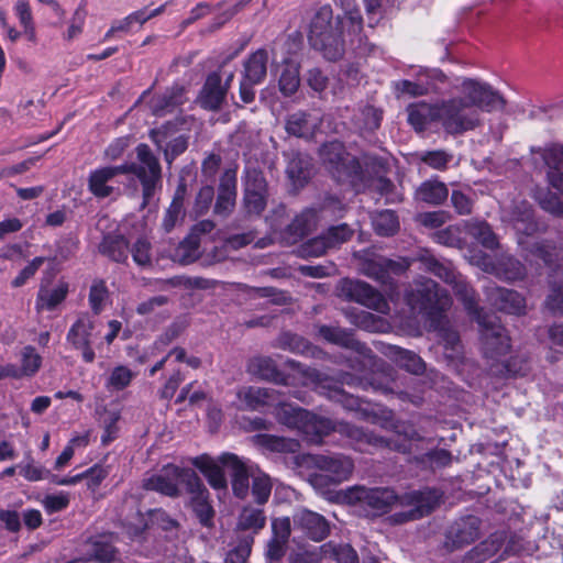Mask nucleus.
I'll return each mask as SVG.
<instances>
[{
  "label": "nucleus",
  "instance_id": "bf43d9fd",
  "mask_svg": "<svg viewBox=\"0 0 563 563\" xmlns=\"http://www.w3.org/2000/svg\"><path fill=\"white\" fill-rule=\"evenodd\" d=\"M353 233V229H351L346 223H342L331 227L324 235L328 240V245H330L331 249H335L347 242L352 238Z\"/></svg>",
  "mask_w": 563,
  "mask_h": 563
},
{
  "label": "nucleus",
  "instance_id": "e2e57ef3",
  "mask_svg": "<svg viewBox=\"0 0 563 563\" xmlns=\"http://www.w3.org/2000/svg\"><path fill=\"white\" fill-rule=\"evenodd\" d=\"M471 234L486 249L493 250L498 245L496 235L485 222L474 224Z\"/></svg>",
  "mask_w": 563,
  "mask_h": 563
},
{
  "label": "nucleus",
  "instance_id": "473e14b6",
  "mask_svg": "<svg viewBox=\"0 0 563 563\" xmlns=\"http://www.w3.org/2000/svg\"><path fill=\"white\" fill-rule=\"evenodd\" d=\"M268 54L265 49H257L244 62L243 78L251 82L261 84L267 74Z\"/></svg>",
  "mask_w": 563,
  "mask_h": 563
},
{
  "label": "nucleus",
  "instance_id": "20e7f679",
  "mask_svg": "<svg viewBox=\"0 0 563 563\" xmlns=\"http://www.w3.org/2000/svg\"><path fill=\"white\" fill-rule=\"evenodd\" d=\"M296 464L300 468L311 471L308 474V481L314 489L320 492L347 481L354 470L353 461L342 454H301L296 456Z\"/></svg>",
  "mask_w": 563,
  "mask_h": 563
},
{
  "label": "nucleus",
  "instance_id": "0e129e2a",
  "mask_svg": "<svg viewBox=\"0 0 563 563\" xmlns=\"http://www.w3.org/2000/svg\"><path fill=\"white\" fill-rule=\"evenodd\" d=\"M88 444V437L87 435H77L74 437L68 444L65 446L63 452L59 454V456L55 461V468L62 470L64 466L68 464V462L74 456V451L76 446H86Z\"/></svg>",
  "mask_w": 563,
  "mask_h": 563
},
{
  "label": "nucleus",
  "instance_id": "a878e982",
  "mask_svg": "<svg viewBox=\"0 0 563 563\" xmlns=\"http://www.w3.org/2000/svg\"><path fill=\"white\" fill-rule=\"evenodd\" d=\"M236 395L245 409L258 410L273 405L278 393L275 389L247 386L240 388Z\"/></svg>",
  "mask_w": 563,
  "mask_h": 563
},
{
  "label": "nucleus",
  "instance_id": "6e6552de",
  "mask_svg": "<svg viewBox=\"0 0 563 563\" xmlns=\"http://www.w3.org/2000/svg\"><path fill=\"white\" fill-rule=\"evenodd\" d=\"M320 157L328 170L338 180H345L357 176L361 165L356 158L346 153L341 142L334 141L324 144L320 150Z\"/></svg>",
  "mask_w": 563,
  "mask_h": 563
},
{
  "label": "nucleus",
  "instance_id": "9b49d317",
  "mask_svg": "<svg viewBox=\"0 0 563 563\" xmlns=\"http://www.w3.org/2000/svg\"><path fill=\"white\" fill-rule=\"evenodd\" d=\"M294 378L300 380L303 386L310 387L324 394L330 398L340 399L343 397V393L340 385L347 384L354 385L355 379L350 375H343L339 379L333 380L325 374L320 373L314 368L303 367L300 364H296V374Z\"/></svg>",
  "mask_w": 563,
  "mask_h": 563
},
{
  "label": "nucleus",
  "instance_id": "c756f323",
  "mask_svg": "<svg viewBox=\"0 0 563 563\" xmlns=\"http://www.w3.org/2000/svg\"><path fill=\"white\" fill-rule=\"evenodd\" d=\"M235 198L236 180L233 174L227 172L221 179L214 212L223 217L229 216L235 206Z\"/></svg>",
  "mask_w": 563,
  "mask_h": 563
},
{
  "label": "nucleus",
  "instance_id": "58836bf2",
  "mask_svg": "<svg viewBox=\"0 0 563 563\" xmlns=\"http://www.w3.org/2000/svg\"><path fill=\"white\" fill-rule=\"evenodd\" d=\"M300 77L298 65L294 62L286 60L279 75V91L285 96H292L299 88Z\"/></svg>",
  "mask_w": 563,
  "mask_h": 563
},
{
  "label": "nucleus",
  "instance_id": "0eeeda50",
  "mask_svg": "<svg viewBox=\"0 0 563 563\" xmlns=\"http://www.w3.org/2000/svg\"><path fill=\"white\" fill-rule=\"evenodd\" d=\"M482 122L479 111L466 104L463 98H452L441 103L440 123L450 134H462L476 129Z\"/></svg>",
  "mask_w": 563,
  "mask_h": 563
},
{
  "label": "nucleus",
  "instance_id": "bb28decb",
  "mask_svg": "<svg viewBox=\"0 0 563 563\" xmlns=\"http://www.w3.org/2000/svg\"><path fill=\"white\" fill-rule=\"evenodd\" d=\"M191 463L206 476L212 488L217 490H223L227 488V478L221 467L222 464L219 460L216 461L211 456L202 454L194 457Z\"/></svg>",
  "mask_w": 563,
  "mask_h": 563
},
{
  "label": "nucleus",
  "instance_id": "69168bd1",
  "mask_svg": "<svg viewBox=\"0 0 563 563\" xmlns=\"http://www.w3.org/2000/svg\"><path fill=\"white\" fill-rule=\"evenodd\" d=\"M19 470L20 474L31 482L46 478L49 474L44 467L36 465L30 454L26 455V463L19 464Z\"/></svg>",
  "mask_w": 563,
  "mask_h": 563
},
{
  "label": "nucleus",
  "instance_id": "c03bdc74",
  "mask_svg": "<svg viewBox=\"0 0 563 563\" xmlns=\"http://www.w3.org/2000/svg\"><path fill=\"white\" fill-rule=\"evenodd\" d=\"M324 558L335 560L338 563H358V556L350 544H335L328 542L320 547Z\"/></svg>",
  "mask_w": 563,
  "mask_h": 563
},
{
  "label": "nucleus",
  "instance_id": "f704fd0d",
  "mask_svg": "<svg viewBox=\"0 0 563 563\" xmlns=\"http://www.w3.org/2000/svg\"><path fill=\"white\" fill-rule=\"evenodd\" d=\"M449 195L446 186L438 180H427L416 190V199L429 205L442 203Z\"/></svg>",
  "mask_w": 563,
  "mask_h": 563
},
{
  "label": "nucleus",
  "instance_id": "4d7b16f0",
  "mask_svg": "<svg viewBox=\"0 0 563 563\" xmlns=\"http://www.w3.org/2000/svg\"><path fill=\"white\" fill-rule=\"evenodd\" d=\"M272 492V482L265 474H258L252 481V495L255 501L260 505L265 504Z\"/></svg>",
  "mask_w": 563,
  "mask_h": 563
},
{
  "label": "nucleus",
  "instance_id": "37998d69",
  "mask_svg": "<svg viewBox=\"0 0 563 563\" xmlns=\"http://www.w3.org/2000/svg\"><path fill=\"white\" fill-rule=\"evenodd\" d=\"M68 292L67 284L60 283L53 289L41 288L36 299V308L52 310L60 303Z\"/></svg>",
  "mask_w": 563,
  "mask_h": 563
},
{
  "label": "nucleus",
  "instance_id": "de8ad7c7",
  "mask_svg": "<svg viewBox=\"0 0 563 563\" xmlns=\"http://www.w3.org/2000/svg\"><path fill=\"white\" fill-rule=\"evenodd\" d=\"M551 292L547 299V306L563 313V269L556 268L550 277Z\"/></svg>",
  "mask_w": 563,
  "mask_h": 563
},
{
  "label": "nucleus",
  "instance_id": "6e6d98bb",
  "mask_svg": "<svg viewBox=\"0 0 563 563\" xmlns=\"http://www.w3.org/2000/svg\"><path fill=\"white\" fill-rule=\"evenodd\" d=\"M162 287L170 286L178 287L185 286L187 288L207 289L213 285V282L203 277H184L176 276L169 279L162 280Z\"/></svg>",
  "mask_w": 563,
  "mask_h": 563
},
{
  "label": "nucleus",
  "instance_id": "3c124183",
  "mask_svg": "<svg viewBox=\"0 0 563 563\" xmlns=\"http://www.w3.org/2000/svg\"><path fill=\"white\" fill-rule=\"evenodd\" d=\"M15 14L20 21L21 26L24 30V34L29 41H35V29L33 24V18L31 7L27 0H18L14 5Z\"/></svg>",
  "mask_w": 563,
  "mask_h": 563
},
{
  "label": "nucleus",
  "instance_id": "052dcab7",
  "mask_svg": "<svg viewBox=\"0 0 563 563\" xmlns=\"http://www.w3.org/2000/svg\"><path fill=\"white\" fill-rule=\"evenodd\" d=\"M108 300V289L103 282H96L92 284L89 292V303L92 311L99 314Z\"/></svg>",
  "mask_w": 563,
  "mask_h": 563
},
{
  "label": "nucleus",
  "instance_id": "a18cd8bd",
  "mask_svg": "<svg viewBox=\"0 0 563 563\" xmlns=\"http://www.w3.org/2000/svg\"><path fill=\"white\" fill-rule=\"evenodd\" d=\"M391 356L400 367L412 374L419 375L424 372L423 361L411 351L395 346L391 349Z\"/></svg>",
  "mask_w": 563,
  "mask_h": 563
},
{
  "label": "nucleus",
  "instance_id": "09e8293b",
  "mask_svg": "<svg viewBox=\"0 0 563 563\" xmlns=\"http://www.w3.org/2000/svg\"><path fill=\"white\" fill-rule=\"evenodd\" d=\"M200 255L199 241L196 236H189L181 241L176 247L173 260L180 264L187 265L195 262Z\"/></svg>",
  "mask_w": 563,
  "mask_h": 563
},
{
  "label": "nucleus",
  "instance_id": "a211bd4d",
  "mask_svg": "<svg viewBox=\"0 0 563 563\" xmlns=\"http://www.w3.org/2000/svg\"><path fill=\"white\" fill-rule=\"evenodd\" d=\"M479 519L474 516L455 521L446 533L445 547L455 550L472 543L479 537Z\"/></svg>",
  "mask_w": 563,
  "mask_h": 563
},
{
  "label": "nucleus",
  "instance_id": "393cba45",
  "mask_svg": "<svg viewBox=\"0 0 563 563\" xmlns=\"http://www.w3.org/2000/svg\"><path fill=\"white\" fill-rule=\"evenodd\" d=\"M490 303L501 311L520 314L525 311V298L515 290L500 287L490 288L488 291Z\"/></svg>",
  "mask_w": 563,
  "mask_h": 563
},
{
  "label": "nucleus",
  "instance_id": "c9c22d12",
  "mask_svg": "<svg viewBox=\"0 0 563 563\" xmlns=\"http://www.w3.org/2000/svg\"><path fill=\"white\" fill-rule=\"evenodd\" d=\"M185 102L184 89L176 88L170 92L162 96H157L152 99L151 109L155 115H165L166 113L173 112L178 106Z\"/></svg>",
  "mask_w": 563,
  "mask_h": 563
},
{
  "label": "nucleus",
  "instance_id": "4468645a",
  "mask_svg": "<svg viewBox=\"0 0 563 563\" xmlns=\"http://www.w3.org/2000/svg\"><path fill=\"white\" fill-rule=\"evenodd\" d=\"M124 174V167L101 166L90 172L88 177V188L90 192L100 199L120 194V185L117 176Z\"/></svg>",
  "mask_w": 563,
  "mask_h": 563
},
{
  "label": "nucleus",
  "instance_id": "774afa93",
  "mask_svg": "<svg viewBox=\"0 0 563 563\" xmlns=\"http://www.w3.org/2000/svg\"><path fill=\"white\" fill-rule=\"evenodd\" d=\"M421 161L434 169H444L452 159L445 151H430L421 154Z\"/></svg>",
  "mask_w": 563,
  "mask_h": 563
},
{
  "label": "nucleus",
  "instance_id": "7ed1b4c3",
  "mask_svg": "<svg viewBox=\"0 0 563 563\" xmlns=\"http://www.w3.org/2000/svg\"><path fill=\"white\" fill-rule=\"evenodd\" d=\"M362 30L358 10L345 11L343 16L333 19L329 5L321 7L314 14L309 32L310 44L329 60L339 59L344 52V36L357 35Z\"/></svg>",
  "mask_w": 563,
  "mask_h": 563
},
{
  "label": "nucleus",
  "instance_id": "f03ea898",
  "mask_svg": "<svg viewBox=\"0 0 563 563\" xmlns=\"http://www.w3.org/2000/svg\"><path fill=\"white\" fill-rule=\"evenodd\" d=\"M440 497L437 490L412 492L398 497L389 488H367L364 486L352 487L345 493L347 503L360 505L371 516L384 515L397 504L411 507L406 512V519L409 520L429 515L439 504Z\"/></svg>",
  "mask_w": 563,
  "mask_h": 563
},
{
  "label": "nucleus",
  "instance_id": "13d9d810",
  "mask_svg": "<svg viewBox=\"0 0 563 563\" xmlns=\"http://www.w3.org/2000/svg\"><path fill=\"white\" fill-rule=\"evenodd\" d=\"M131 254L134 263L139 266L147 267L152 264V247L146 239H137L131 249Z\"/></svg>",
  "mask_w": 563,
  "mask_h": 563
},
{
  "label": "nucleus",
  "instance_id": "ddd939ff",
  "mask_svg": "<svg viewBox=\"0 0 563 563\" xmlns=\"http://www.w3.org/2000/svg\"><path fill=\"white\" fill-rule=\"evenodd\" d=\"M233 78V71L222 69L210 74L198 97L200 106L207 110H219Z\"/></svg>",
  "mask_w": 563,
  "mask_h": 563
},
{
  "label": "nucleus",
  "instance_id": "2eb2a0df",
  "mask_svg": "<svg viewBox=\"0 0 563 563\" xmlns=\"http://www.w3.org/2000/svg\"><path fill=\"white\" fill-rule=\"evenodd\" d=\"M187 472L194 471L190 468H180L176 465H167L161 473L145 479L144 487L168 497H176L179 494L178 484L183 483L187 486Z\"/></svg>",
  "mask_w": 563,
  "mask_h": 563
},
{
  "label": "nucleus",
  "instance_id": "6ab92c4d",
  "mask_svg": "<svg viewBox=\"0 0 563 563\" xmlns=\"http://www.w3.org/2000/svg\"><path fill=\"white\" fill-rule=\"evenodd\" d=\"M267 188L264 177L252 172L247 175L244 194V208L249 214L258 216L266 207Z\"/></svg>",
  "mask_w": 563,
  "mask_h": 563
},
{
  "label": "nucleus",
  "instance_id": "cd10ccee",
  "mask_svg": "<svg viewBox=\"0 0 563 563\" xmlns=\"http://www.w3.org/2000/svg\"><path fill=\"white\" fill-rule=\"evenodd\" d=\"M320 117L314 113L298 111L288 117L286 131L297 137H310L319 128Z\"/></svg>",
  "mask_w": 563,
  "mask_h": 563
},
{
  "label": "nucleus",
  "instance_id": "c85d7f7f",
  "mask_svg": "<svg viewBox=\"0 0 563 563\" xmlns=\"http://www.w3.org/2000/svg\"><path fill=\"white\" fill-rule=\"evenodd\" d=\"M542 158L548 166L550 184L563 194V146L553 145L543 150Z\"/></svg>",
  "mask_w": 563,
  "mask_h": 563
},
{
  "label": "nucleus",
  "instance_id": "dca6fc26",
  "mask_svg": "<svg viewBox=\"0 0 563 563\" xmlns=\"http://www.w3.org/2000/svg\"><path fill=\"white\" fill-rule=\"evenodd\" d=\"M471 262L484 272L506 280H517L525 276L521 263L510 256H503L495 263L489 255L478 253L472 255Z\"/></svg>",
  "mask_w": 563,
  "mask_h": 563
},
{
  "label": "nucleus",
  "instance_id": "338daca9",
  "mask_svg": "<svg viewBox=\"0 0 563 563\" xmlns=\"http://www.w3.org/2000/svg\"><path fill=\"white\" fill-rule=\"evenodd\" d=\"M86 15L87 13L84 8L79 7L76 9L69 21V26L63 35L64 40L70 42L81 34L86 21Z\"/></svg>",
  "mask_w": 563,
  "mask_h": 563
},
{
  "label": "nucleus",
  "instance_id": "864d4df0",
  "mask_svg": "<svg viewBox=\"0 0 563 563\" xmlns=\"http://www.w3.org/2000/svg\"><path fill=\"white\" fill-rule=\"evenodd\" d=\"M319 334L328 342L346 347L354 346V339L352 334L343 329L323 325L319 329Z\"/></svg>",
  "mask_w": 563,
  "mask_h": 563
},
{
  "label": "nucleus",
  "instance_id": "f8f14e48",
  "mask_svg": "<svg viewBox=\"0 0 563 563\" xmlns=\"http://www.w3.org/2000/svg\"><path fill=\"white\" fill-rule=\"evenodd\" d=\"M411 265L409 258L389 260L382 256H375L372 258H364L360 262L358 271L384 286L393 287V279L390 274L399 275L406 272Z\"/></svg>",
  "mask_w": 563,
  "mask_h": 563
},
{
  "label": "nucleus",
  "instance_id": "4c0bfd02",
  "mask_svg": "<svg viewBox=\"0 0 563 563\" xmlns=\"http://www.w3.org/2000/svg\"><path fill=\"white\" fill-rule=\"evenodd\" d=\"M99 249L102 254L115 262H124L128 258V242L121 235L104 236Z\"/></svg>",
  "mask_w": 563,
  "mask_h": 563
},
{
  "label": "nucleus",
  "instance_id": "603ef678",
  "mask_svg": "<svg viewBox=\"0 0 563 563\" xmlns=\"http://www.w3.org/2000/svg\"><path fill=\"white\" fill-rule=\"evenodd\" d=\"M133 377L134 373L129 367L120 365L111 371L106 386L108 389L122 390L130 385Z\"/></svg>",
  "mask_w": 563,
  "mask_h": 563
},
{
  "label": "nucleus",
  "instance_id": "b1692460",
  "mask_svg": "<svg viewBox=\"0 0 563 563\" xmlns=\"http://www.w3.org/2000/svg\"><path fill=\"white\" fill-rule=\"evenodd\" d=\"M445 76L441 70L433 69L418 77L417 81L400 80L395 84L396 90L410 97L427 95L437 87L433 81H444Z\"/></svg>",
  "mask_w": 563,
  "mask_h": 563
},
{
  "label": "nucleus",
  "instance_id": "2f4dec72",
  "mask_svg": "<svg viewBox=\"0 0 563 563\" xmlns=\"http://www.w3.org/2000/svg\"><path fill=\"white\" fill-rule=\"evenodd\" d=\"M334 426L332 422L313 413L307 412V417L302 420L298 430L306 434L307 439L310 442L318 443L320 442L321 437L330 433L331 430H334Z\"/></svg>",
  "mask_w": 563,
  "mask_h": 563
},
{
  "label": "nucleus",
  "instance_id": "49530a36",
  "mask_svg": "<svg viewBox=\"0 0 563 563\" xmlns=\"http://www.w3.org/2000/svg\"><path fill=\"white\" fill-rule=\"evenodd\" d=\"M373 228L379 235L389 236L399 229L398 217L390 210L377 212L372 219Z\"/></svg>",
  "mask_w": 563,
  "mask_h": 563
},
{
  "label": "nucleus",
  "instance_id": "ea45409f",
  "mask_svg": "<svg viewBox=\"0 0 563 563\" xmlns=\"http://www.w3.org/2000/svg\"><path fill=\"white\" fill-rule=\"evenodd\" d=\"M511 221L514 229L518 233L530 235L537 230V224L533 221L531 207L527 202H521L516 207Z\"/></svg>",
  "mask_w": 563,
  "mask_h": 563
},
{
  "label": "nucleus",
  "instance_id": "39448f33",
  "mask_svg": "<svg viewBox=\"0 0 563 563\" xmlns=\"http://www.w3.org/2000/svg\"><path fill=\"white\" fill-rule=\"evenodd\" d=\"M407 302L413 311L434 321L440 312L450 308L452 300L433 280L420 278L407 294Z\"/></svg>",
  "mask_w": 563,
  "mask_h": 563
},
{
  "label": "nucleus",
  "instance_id": "f3484780",
  "mask_svg": "<svg viewBox=\"0 0 563 563\" xmlns=\"http://www.w3.org/2000/svg\"><path fill=\"white\" fill-rule=\"evenodd\" d=\"M187 492L190 495V505L199 521L211 526L214 511L209 503L208 489L202 484L196 472H187Z\"/></svg>",
  "mask_w": 563,
  "mask_h": 563
},
{
  "label": "nucleus",
  "instance_id": "412c9836",
  "mask_svg": "<svg viewBox=\"0 0 563 563\" xmlns=\"http://www.w3.org/2000/svg\"><path fill=\"white\" fill-rule=\"evenodd\" d=\"M294 527L313 541H321L329 534V523L324 517L308 509H299L294 514Z\"/></svg>",
  "mask_w": 563,
  "mask_h": 563
},
{
  "label": "nucleus",
  "instance_id": "79ce46f5",
  "mask_svg": "<svg viewBox=\"0 0 563 563\" xmlns=\"http://www.w3.org/2000/svg\"><path fill=\"white\" fill-rule=\"evenodd\" d=\"M307 410L298 406L280 402L277 405L275 415L280 423L298 430L302 420L307 417Z\"/></svg>",
  "mask_w": 563,
  "mask_h": 563
},
{
  "label": "nucleus",
  "instance_id": "5701e85b",
  "mask_svg": "<svg viewBox=\"0 0 563 563\" xmlns=\"http://www.w3.org/2000/svg\"><path fill=\"white\" fill-rule=\"evenodd\" d=\"M507 540L505 532H495L477 544L464 558L465 563H486L493 560Z\"/></svg>",
  "mask_w": 563,
  "mask_h": 563
},
{
  "label": "nucleus",
  "instance_id": "f257e3e1",
  "mask_svg": "<svg viewBox=\"0 0 563 563\" xmlns=\"http://www.w3.org/2000/svg\"><path fill=\"white\" fill-rule=\"evenodd\" d=\"M422 268L451 285L455 295L462 300L468 313L475 316L481 331L484 353L488 357L504 355L509 350V336L497 317L482 313L477 306L474 290L462 275L457 274L450 262H439L429 251L423 250L417 256Z\"/></svg>",
  "mask_w": 563,
  "mask_h": 563
},
{
  "label": "nucleus",
  "instance_id": "4be33fe9",
  "mask_svg": "<svg viewBox=\"0 0 563 563\" xmlns=\"http://www.w3.org/2000/svg\"><path fill=\"white\" fill-rule=\"evenodd\" d=\"M219 461L231 474L234 495L244 499L249 495L250 488L249 472L244 462L232 453L221 454Z\"/></svg>",
  "mask_w": 563,
  "mask_h": 563
},
{
  "label": "nucleus",
  "instance_id": "72a5a7b5",
  "mask_svg": "<svg viewBox=\"0 0 563 563\" xmlns=\"http://www.w3.org/2000/svg\"><path fill=\"white\" fill-rule=\"evenodd\" d=\"M311 159L301 153H294L288 161L286 173L294 185L302 186L311 175Z\"/></svg>",
  "mask_w": 563,
  "mask_h": 563
},
{
  "label": "nucleus",
  "instance_id": "aec40b11",
  "mask_svg": "<svg viewBox=\"0 0 563 563\" xmlns=\"http://www.w3.org/2000/svg\"><path fill=\"white\" fill-rule=\"evenodd\" d=\"M93 329V322L86 316L80 317L69 329L67 333V341L76 350L81 351V355L85 362L92 363L96 354L91 347V332Z\"/></svg>",
  "mask_w": 563,
  "mask_h": 563
},
{
  "label": "nucleus",
  "instance_id": "1a4fd4ad",
  "mask_svg": "<svg viewBox=\"0 0 563 563\" xmlns=\"http://www.w3.org/2000/svg\"><path fill=\"white\" fill-rule=\"evenodd\" d=\"M462 97L466 104H472L481 111H501L506 107V100L489 85L466 78L461 84Z\"/></svg>",
  "mask_w": 563,
  "mask_h": 563
},
{
  "label": "nucleus",
  "instance_id": "a19ab883",
  "mask_svg": "<svg viewBox=\"0 0 563 563\" xmlns=\"http://www.w3.org/2000/svg\"><path fill=\"white\" fill-rule=\"evenodd\" d=\"M42 361V356L34 346H24L20 352V365L18 366L21 378L33 377L40 371Z\"/></svg>",
  "mask_w": 563,
  "mask_h": 563
},
{
  "label": "nucleus",
  "instance_id": "8fccbe9b",
  "mask_svg": "<svg viewBox=\"0 0 563 563\" xmlns=\"http://www.w3.org/2000/svg\"><path fill=\"white\" fill-rule=\"evenodd\" d=\"M121 419V411L118 408H109L104 410L101 422L104 429V432L101 437V441L103 444H109L118 437L119 432V421Z\"/></svg>",
  "mask_w": 563,
  "mask_h": 563
},
{
  "label": "nucleus",
  "instance_id": "423d86ee",
  "mask_svg": "<svg viewBox=\"0 0 563 563\" xmlns=\"http://www.w3.org/2000/svg\"><path fill=\"white\" fill-rule=\"evenodd\" d=\"M135 151L137 162L124 163L122 167H124V174H133L140 180L143 189V206H146L162 183V168L148 145L140 144Z\"/></svg>",
  "mask_w": 563,
  "mask_h": 563
},
{
  "label": "nucleus",
  "instance_id": "e433bc0d",
  "mask_svg": "<svg viewBox=\"0 0 563 563\" xmlns=\"http://www.w3.org/2000/svg\"><path fill=\"white\" fill-rule=\"evenodd\" d=\"M266 517L262 509L246 506L242 509L238 519V529L257 533L265 527Z\"/></svg>",
  "mask_w": 563,
  "mask_h": 563
},
{
  "label": "nucleus",
  "instance_id": "9d476101",
  "mask_svg": "<svg viewBox=\"0 0 563 563\" xmlns=\"http://www.w3.org/2000/svg\"><path fill=\"white\" fill-rule=\"evenodd\" d=\"M339 291L341 297L358 302L379 313L386 314L389 311L388 302L384 296L365 282L343 279L340 282Z\"/></svg>",
  "mask_w": 563,
  "mask_h": 563
},
{
  "label": "nucleus",
  "instance_id": "7c9ffc66",
  "mask_svg": "<svg viewBox=\"0 0 563 563\" xmlns=\"http://www.w3.org/2000/svg\"><path fill=\"white\" fill-rule=\"evenodd\" d=\"M441 104L432 106L424 102H419L409 106L408 120L409 123L417 131H423L429 123L433 121L440 122Z\"/></svg>",
  "mask_w": 563,
  "mask_h": 563
},
{
  "label": "nucleus",
  "instance_id": "680f3d73",
  "mask_svg": "<svg viewBox=\"0 0 563 563\" xmlns=\"http://www.w3.org/2000/svg\"><path fill=\"white\" fill-rule=\"evenodd\" d=\"M250 369L264 379H274L277 374L275 363L269 357L253 358L250 363Z\"/></svg>",
  "mask_w": 563,
  "mask_h": 563
},
{
  "label": "nucleus",
  "instance_id": "5fc2aeb1",
  "mask_svg": "<svg viewBox=\"0 0 563 563\" xmlns=\"http://www.w3.org/2000/svg\"><path fill=\"white\" fill-rule=\"evenodd\" d=\"M318 213L314 209H307L295 218L290 228L297 235L308 234L317 224Z\"/></svg>",
  "mask_w": 563,
  "mask_h": 563
}]
</instances>
